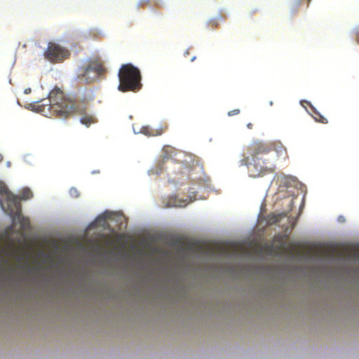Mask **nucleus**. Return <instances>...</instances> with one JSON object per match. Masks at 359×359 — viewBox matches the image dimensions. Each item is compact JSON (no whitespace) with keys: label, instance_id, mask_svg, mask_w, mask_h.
I'll list each match as a JSON object with an SVG mask.
<instances>
[{"label":"nucleus","instance_id":"9b49d317","mask_svg":"<svg viewBox=\"0 0 359 359\" xmlns=\"http://www.w3.org/2000/svg\"><path fill=\"white\" fill-rule=\"evenodd\" d=\"M223 19L224 18L222 15L213 18L208 21V25L212 29L217 28L219 24V22L222 21Z\"/></svg>","mask_w":359,"mask_h":359},{"label":"nucleus","instance_id":"b1692460","mask_svg":"<svg viewBox=\"0 0 359 359\" xmlns=\"http://www.w3.org/2000/svg\"><path fill=\"white\" fill-rule=\"evenodd\" d=\"M358 43H359V39H358Z\"/></svg>","mask_w":359,"mask_h":359},{"label":"nucleus","instance_id":"f03ea898","mask_svg":"<svg viewBox=\"0 0 359 359\" xmlns=\"http://www.w3.org/2000/svg\"><path fill=\"white\" fill-rule=\"evenodd\" d=\"M37 109L41 113L49 111L57 117L66 118L78 110V108L74 102L65 95L63 90L55 87L49 93L48 100H41L39 102Z\"/></svg>","mask_w":359,"mask_h":359},{"label":"nucleus","instance_id":"ddd939ff","mask_svg":"<svg viewBox=\"0 0 359 359\" xmlns=\"http://www.w3.org/2000/svg\"><path fill=\"white\" fill-rule=\"evenodd\" d=\"M314 114L313 115V117L314 119L319 123L327 124L328 123L327 119L324 117L323 115H321L319 112L314 111Z\"/></svg>","mask_w":359,"mask_h":359},{"label":"nucleus","instance_id":"1a4fd4ad","mask_svg":"<svg viewBox=\"0 0 359 359\" xmlns=\"http://www.w3.org/2000/svg\"><path fill=\"white\" fill-rule=\"evenodd\" d=\"M166 128L167 127L161 128L160 129H152L149 126H145L142 128V131L144 134L147 135H160Z\"/></svg>","mask_w":359,"mask_h":359},{"label":"nucleus","instance_id":"dca6fc26","mask_svg":"<svg viewBox=\"0 0 359 359\" xmlns=\"http://www.w3.org/2000/svg\"><path fill=\"white\" fill-rule=\"evenodd\" d=\"M31 92V89L30 88H27L25 90V94H28Z\"/></svg>","mask_w":359,"mask_h":359},{"label":"nucleus","instance_id":"2eb2a0df","mask_svg":"<svg viewBox=\"0 0 359 359\" xmlns=\"http://www.w3.org/2000/svg\"><path fill=\"white\" fill-rule=\"evenodd\" d=\"M240 113V109H233V110H231V111H229L228 112V115L229 116H234V115H237Z\"/></svg>","mask_w":359,"mask_h":359},{"label":"nucleus","instance_id":"aec40b11","mask_svg":"<svg viewBox=\"0 0 359 359\" xmlns=\"http://www.w3.org/2000/svg\"><path fill=\"white\" fill-rule=\"evenodd\" d=\"M339 219H340V221H344V219H341V217H339Z\"/></svg>","mask_w":359,"mask_h":359},{"label":"nucleus","instance_id":"6e6552de","mask_svg":"<svg viewBox=\"0 0 359 359\" xmlns=\"http://www.w3.org/2000/svg\"><path fill=\"white\" fill-rule=\"evenodd\" d=\"M287 214L285 212L281 213H271L266 217V223L269 225H273L278 223L282 219L285 217Z\"/></svg>","mask_w":359,"mask_h":359},{"label":"nucleus","instance_id":"f8f14e48","mask_svg":"<svg viewBox=\"0 0 359 359\" xmlns=\"http://www.w3.org/2000/svg\"><path fill=\"white\" fill-rule=\"evenodd\" d=\"M32 197V193L30 191L29 189L25 188L24 189L20 196H18V198L20 200H27Z\"/></svg>","mask_w":359,"mask_h":359},{"label":"nucleus","instance_id":"0eeeda50","mask_svg":"<svg viewBox=\"0 0 359 359\" xmlns=\"http://www.w3.org/2000/svg\"><path fill=\"white\" fill-rule=\"evenodd\" d=\"M189 203L187 199L178 198L176 196H173L168 198L166 202L165 207L167 208H183Z\"/></svg>","mask_w":359,"mask_h":359},{"label":"nucleus","instance_id":"4be33fe9","mask_svg":"<svg viewBox=\"0 0 359 359\" xmlns=\"http://www.w3.org/2000/svg\"><path fill=\"white\" fill-rule=\"evenodd\" d=\"M339 219H340V221H344V219H341V217H339Z\"/></svg>","mask_w":359,"mask_h":359},{"label":"nucleus","instance_id":"412c9836","mask_svg":"<svg viewBox=\"0 0 359 359\" xmlns=\"http://www.w3.org/2000/svg\"><path fill=\"white\" fill-rule=\"evenodd\" d=\"M339 219H340V221H344V219H341V217H339Z\"/></svg>","mask_w":359,"mask_h":359},{"label":"nucleus","instance_id":"6ab92c4d","mask_svg":"<svg viewBox=\"0 0 359 359\" xmlns=\"http://www.w3.org/2000/svg\"><path fill=\"white\" fill-rule=\"evenodd\" d=\"M195 59H196V57H193L191 59V62H193V61H194V60H195Z\"/></svg>","mask_w":359,"mask_h":359},{"label":"nucleus","instance_id":"20e7f679","mask_svg":"<svg viewBox=\"0 0 359 359\" xmlns=\"http://www.w3.org/2000/svg\"><path fill=\"white\" fill-rule=\"evenodd\" d=\"M0 194L6 199L7 208L5 211L13 217L14 222H18L22 230L28 229L29 221L21 215V205L18 196L12 194L4 185L0 186Z\"/></svg>","mask_w":359,"mask_h":359},{"label":"nucleus","instance_id":"7ed1b4c3","mask_svg":"<svg viewBox=\"0 0 359 359\" xmlns=\"http://www.w3.org/2000/svg\"><path fill=\"white\" fill-rule=\"evenodd\" d=\"M118 90L136 92L142 88L140 72L131 64L123 65L118 72Z\"/></svg>","mask_w":359,"mask_h":359},{"label":"nucleus","instance_id":"f257e3e1","mask_svg":"<svg viewBox=\"0 0 359 359\" xmlns=\"http://www.w3.org/2000/svg\"><path fill=\"white\" fill-rule=\"evenodd\" d=\"M272 151L279 154H286L285 148L279 142H253L246 148L239 164L241 166L248 167L250 176L252 177H257L271 172L273 171L274 166L269 165L268 161L263 157Z\"/></svg>","mask_w":359,"mask_h":359},{"label":"nucleus","instance_id":"a211bd4d","mask_svg":"<svg viewBox=\"0 0 359 359\" xmlns=\"http://www.w3.org/2000/svg\"><path fill=\"white\" fill-rule=\"evenodd\" d=\"M4 157L1 154H0V163L3 161Z\"/></svg>","mask_w":359,"mask_h":359},{"label":"nucleus","instance_id":"423d86ee","mask_svg":"<svg viewBox=\"0 0 359 359\" xmlns=\"http://www.w3.org/2000/svg\"><path fill=\"white\" fill-rule=\"evenodd\" d=\"M67 50L55 43L50 42L44 53V57L51 62H61L69 56Z\"/></svg>","mask_w":359,"mask_h":359},{"label":"nucleus","instance_id":"4468645a","mask_svg":"<svg viewBox=\"0 0 359 359\" xmlns=\"http://www.w3.org/2000/svg\"><path fill=\"white\" fill-rule=\"evenodd\" d=\"M262 249L268 255H272L274 253L273 246L272 245H266L262 247Z\"/></svg>","mask_w":359,"mask_h":359},{"label":"nucleus","instance_id":"39448f33","mask_svg":"<svg viewBox=\"0 0 359 359\" xmlns=\"http://www.w3.org/2000/svg\"><path fill=\"white\" fill-rule=\"evenodd\" d=\"M104 69L102 64L97 60H91L89 63L80 67L78 78L91 83L102 74Z\"/></svg>","mask_w":359,"mask_h":359},{"label":"nucleus","instance_id":"9d476101","mask_svg":"<svg viewBox=\"0 0 359 359\" xmlns=\"http://www.w3.org/2000/svg\"><path fill=\"white\" fill-rule=\"evenodd\" d=\"M97 118L91 114H83L81 118V123L87 127H89L91 124L95 123Z\"/></svg>","mask_w":359,"mask_h":359},{"label":"nucleus","instance_id":"f3484780","mask_svg":"<svg viewBox=\"0 0 359 359\" xmlns=\"http://www.w3.org/2000/svg\"><path fill=\"white\" fill-rule=\"evenodd\" d=\"M247 127H248V128L251 129V128H252V124L250 123H248V124L247 125Z\"/></svg>","mask_w":359,"mask_h":359},{"label":"nucleus","instance_id":"5701e85b","mask_svg":"<svg viewBox=\"0 0 359 359\" xmlns=\"http://www.w3.org/2000/svg\"><path fill=\"white\" fill-rule=\"evenodd\" d=\"M311 1V0H307L308 3H310V1Z\"/></svg>","mask_w":359,"mask_h":359}]
</instances>
